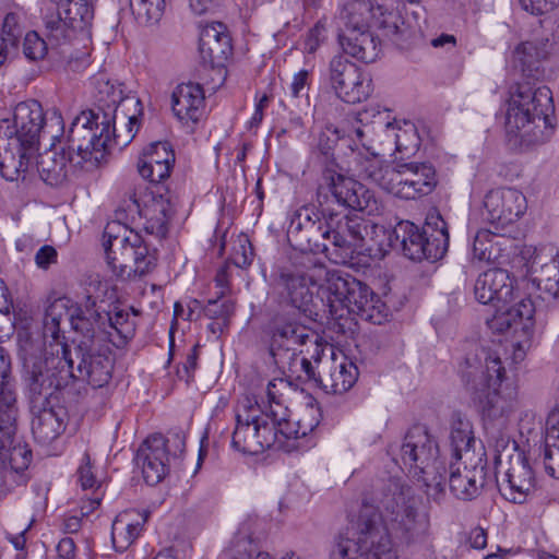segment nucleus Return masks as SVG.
<instances>
[{"label":"nucleus","instance_id":"nucleus-1","mask_svg":"<svg viewBox=\"0 0 559 559\" xmlns=\"http://www.w3.org/2000/svg\"><path fill=\"white\" fill-rule=\"evenodd\" d=\"M377 500L388 527L378 514L361 515L357 537H340L332 550L334 559H396L389 530L402 542L409 543L417 516L411 488L399 479H389Z\"/></svg>","mask_w":559,"mask_h":559},{"label":"nucleus","instance_id":"nucleus-2","mask_svg":"<svg viewBox=\"0 0 559 559\" xmlns=\"http://www.w3.org/2000/svg\"><path fill=\"white\" fill-rule=\"evenodd\" d=\"M96 106L82 111L70 127V140L79 151L96 143L108 148L112 144L127 145L138 131L136 112H141L140 99L124 95L120 83L111 82L104 74L94 80Z\"/></svg>","mask_w":559,"mask_h":559},{"label":"nucleus","instance_id":"nucleus-3","mask_svg":"<svg viewBox=\"0 0 559 559\" xmlns=\"http://www.w3.org/2000/svg\"><path fill=\"white\" fill-rule=\"evenodd\" d=\"M378 231L382 229L377 224L358 216L331 213L322 221L312 209L301 207L290 219L287 237L300 250H322L330 260L345 263L364 250L369 234Z\"/></svg>","mask_w":559,"mask_h":559},{"label":"nucleus","instance_id":"nucleus-4","mask_svg":"<svg viewBox=\"0 0 559 559\" xmlns=\"http://www.w3.org/2000/svg\"><path fill=\"white\" fill-rule=\"evenodd\" d=\"M24 381L29 404L38 408L43 403L58 402L57 392L68 384L73 372L74 358L67 344L56 353L41 352V342L26 340L21 345Z\"/></svg>","mask_w":559,"mask_h":559},{"label":"nucleus","instance_id":"nucleus-5","mask_svg":"<svg viewBox=\"0 0 559 559\" xmlns=\"http://www.w3.org/2000/svg\"><path fill=\"white\" fill-rule=\"evenodd\" d=\"M460 372L466 388L477 396L485 417L499 419L513 412L514 397L499 391L506 369L497 350L477 346L466 355Z\"/></svg>","mask_w":559,"mask_h":559},{"label":"nucleus","instance_id":"nucleus-6","mask_svg":"<svg viewBox=\"0 0 559 559\" xmlns=\"http://www.w3.org/2000/svg\"><path fill=\"white\" fill-rule=\"evenodd\" d=\"M323 313L333 320L356 314L361 320L381 324L386 320L388 308L370 287L352 275L332 273L318 287Z\"/></svg>","mask_w":559,"mask_h":559},{"label":"nucleus","instance_id":"nucleus-7","mask_svg":"<svg viewBox=\"0 0 559 559\" xmlns=\"http://www.w3.org/2000/svg\"><path fill=\"white\" fill-rule=\"evenodd\" d=\"M552 114L554 103L548 87L519 85L508 102L507 132L531 143H544L552 134Z\"/></svg>","mask_w":559,"mask_h":559},{"label":"nucleus","instance_id":"nucleus-8","mask_svg":"<svg viewBox=\"0 0 559 559\" xmlns=\"http://www.w3.org/2000/svg\"><path fill=\"white\" fill-rule=\"evenodd\" d=\"M104 248L108 266L122 281L151 273L157 264V250L150 249L140 234L118 223L108 224Z\"/></svg>","mask_w":559,"mask_h":559},{"label":"nucleus","instance_id":"nucleus-9","mask_svg":"<svg viewBox=\"0 0 559 559\" xmlns=\"http://www.w3.org/2000/svg\"><path fill=\"white\" fill-rule=\"evenodd\" d=\"M401 459L413 477L423 483L426 493L439 500L444 493L447 466L439 457V447L423 425L413 426L405 435Z\"/></svg>","mask_w":559,"mask_h":559},{"label":"nucleus","instance_id":"nucleus-10","mask_svg":"<svg viewBox=\"0 0 559 559\" xmlns=\"http://www.w3.org/2000/svg\"><path fill=\"white\" fill-rule=\"evenodd\" d=\"M389 247L401 248L411 260L435 262L442 259L448 251V224L438 212L427 215L423 229L408 221L400 222L391 230Z\"/></svg>","mask_w":559,"mask_h":559},{"label":"nucleus","instance_id":"nucleus-11","mask_svg":"<svg viewBox=\"0 0 559 559\" xmlns=\"http://www.w3.org/2000/svg\"><path fill=\"white\" fill-rule=\"evenodd\" d=\"M70 321L76 333L97 338L117 348L123 347L134 333V324L130 321L128 312L118 310L110 314L100 311L91 296L86 297L84 304L71 310Z\"/></svg>","mask_w":559,"mask_h":559},{"label":"nucleus","instance_id":"nucleus-12","mask_svg":"<svg viewBox=\"0 0 559 559\" xmlns=\"http://www.w3.org/2000/svg\"><path fill=\"white\" fill-rule=\"evenodd\" d=\"M267 335L270 354L277 366L290 365L294 355L304 353L302 346L312 347L317 355L323 350L318 335L302 324L295 312L276 313L267 325Z\"/></svg>","mask_w":559,"mask_h":559},{"label":"nucleus","instance_id":"nucleus-13","mask_svg":"<svg viewBox=\"0 0 559 559\" xmlns=\"http://www.w3.org/2000/svg\"><path fill=\"white\" fill-rule=\"evenodd\" d=\"M67 147L58 150L56 146L38 155L37 170L40 178L49 186L63 185L78 169L92 170L97 167L104 157L105 147H96V143L79 151L72 145L70 132L68 133Z\"/></svg>","mask_w":559,"mask_h":559},{"label":"nucleus","instance_id":"nucleus-14","mask_svg":"<svg viewBox=\"0 0 559 559\" xmlns=\"http://www.w3.org/2000/svg\"><path fill=\"white\" fill-rule=\"evenodd\" d=\"M276 433L270 426L266 413L257 401L246 396L236 408V427L231 447L245 454L257 455L274 447Z\"/></svg>","mask_w":559,"mask_h":559},{"label":"nucleus","instance_id":"nucleus-15","mask_svg":"<svg viewBox=\"0 0 559 559\" xmlns=\"http://www.w3.org/2000/svg\"><path fill=\"white\" fill-rule=\"evenodd\" d=\"M274 292L278 301L290 306L307 317L319 316L322 311L320 298H314L317 287L314 275L304 267L289 265L280 267L274 276Z\"/></svg>","mask_w":559,"mask_h":559},{"label":"nucleus","instance_id":"nucleus-16","mask_svg":"<svg viewBox=\"0 0 559 559\" xmlns=\"http://www.w3.org/2000/svg\"><path fill=\"white\" fill-rule=\"evenodd\" d=\"M72 353L73 372L69 379L86 381L93 388H103L111 379L114 361L108 344L97 338L81 335Z\"/></svg>","mask_w":559,"mask_h":559},{"label":"nucleus","instance_id":"nucleus-17","mask_svg":"<svg viewBox=\"0 0 559 559\" xmlns=\"http://www.w3.org/2000/svg\"><path fill=\"white\" fill-rule=\"evenodd\" d=\"M534 314V302L530 297H525L510 306L506 311L493 314L491 319L487 320L488 328L493 332L513 331L514 334L520 335V338L512 345L515 362L524 359L531 345L535 325Z\"/></svg>","mask_w":559,"mask_h":559},{"label":"nucleus","instance_id":"nucleus-18","mask_svg":"<svg viewBox=\"0 0 559 559\" xmlns=\"http://www.w3.org/2000/svg\"><path fill=\"white\" fill-rule=\"evenodd\" d=\"M329 82L337 97L348 104L361 103L372 93L371 79L343 56L330 61Z\"/></svg>","mask_w":559,"mask_h":559},{"label":"nucleus","instance_id":"nucleus-19","mask_svg":"<svg viewBox=\"0 0 559 559\" xmlns=\"http://www.w3.org/2000/svg\"><path fill=\"white\" fill-rule=\"evenodd\" d=\"M330 356H324V349L310 358L317 362V383L326 393L342 394L347 392L358 379V368L343 353H334L330 348Z\"/></svg>","mask_w":559,"mask_h":559},{"label":"nucleus","instance_id":"nucleus-20","mask_svg":"<svg viewBox=\"0 0 559 559\" xmlns=\"http://www.w3.org/2000/svg\"><path fill=\"white\" fill-rule=\"evenodd\" d=\"M394 169L389 193L400 199L414 200L427 195L437 185L436 170L431 164H396Z\"/></svg>","mask_w":559,"mask_h":559},{"label":"nucleus","instance_id":"nucleus-21","mask_svg":"<svg viewBox=\"0 0 559 559\" xmlns=\"http://www.w3.org/2000/svg\"><path fill=\"white\" fill-rule=\"evenodd\" d=\"M326 179L332 197L337 204L364 212L367 215L381 213L382 204L376 198L374 192L359 181L337 173H330Z\"/></svg>","mask_w":559,"mask_h":559},{"label":"nucleus","instance_id":"nucleus-22","mask_svg":"<svg viewBox=\"0 0 559 559\" xmlns=\"http://www.w3.org/2000/svg\"><path fill=\"white\" fill-rule=\"evenodd\" d=\"M525 195L513 188L492 189L484 198V217L497 227L516 222L526 211Z\"/></svg>","mask_w":559,"mask_h":559},{"label":"nucleus","instance_id":"nucleus-23","mask_svg":"<svg viewBox=\"0 0 559 559\" xmlns=\"http://www.w3.org/2000/svg\"><path fill=\"white\" fill-rule=\"evenodd\" d=\"M497 486L502 497L510 502L523 503L526 500L534 488V474L522 453L510 456L509 467L502 474L498 467Z\"/></svg>","mask_w":559,"mask_h":559},{"label":"nucleus","instance_id":"nucleus-24","mask_svg":"<svg viewBox=\"0 0 559 559\" xmlns=\"http://www.w3.org/2000/svg\"><path fill=\"white\" fill-rule=\"evenodd\" d=\"M447 473L451 492L464 501L475 499L486 485L487 471L481 457L475 459L472 463L455 460L450 463Z\"/></svg>","mask_w":559,"mask_h":559},{"label":"nucleus","instance_id":"nucleus-25","mask_svg":"<svg viewBox=\"0 0 559 559\" xmlns=\"http://www.w3.org/2000/svg\"><path fill=\"white\" fill-rule=\"evenodd\" d=\"M475 298L484 305H493L496 313L506 311L513 299V282L503 269H489L479 274L474 285Z\"/></svg>","mask_w":559,"mask_h":559},{"label":"nucleus","instance_id":"nucleus-26","mask_svg":"<svg viewBox=\"0 0 559 559\" xmlns=\"http://www.w3.org/2000/svg\"><path fill=\"white\" fill-rule=\"evenodd\" d=\"M168 462L166 440L160 433L146 438L135 455V463L141 467L143 478L151 486L157 485L167 475Z\"/></svg>","mask_w":559,"mask_h":559},{"label":"nucleus","instance_id":"nucleus-27","mask_svg":"<svg viewBox=\"0 0 559 559\" xmlns=\"http://www.w3.org/2000/svg\"><path fill=\"white\" fill-rule=\"evenodd\" d=\"M534 271L531 278L540 292L544 300H555L559 296V255L554 247H545L537 253L532 264Z\"/></svg>","mask_w":559,"mask_h":559},{"label":"nucleus","instance_id":"nucleus-28","mask_svg":"<svg viewBox=\"0 0 559 559\" xmlns=\"http://www.w3.org/2000/svg\"><path fill=\"white\" fill-rule=\"evenodd\" d=\"M231 50V39L223 23L216 22L202 27L199 37V51L204 62L213 68L223 67Z\"/></svg>","mask_w":559,"mask_h":559},{"label":"nucleus","instance_id":"nucleus-29","mask_svg":"<svg viewBox=\"0 0 559 559\" xmlns=\"http://www.w3.org/2000/svg\"><path fill=\"white\" fill-rule=\"evenodd\" d=\"M17 412L10 424H7V415L0 414V459L8 461L14 472L23 473L31 464L32 451L27 444L15 443Z\"/></svg>","mask_w":559,"mask_h":559},{"label":"nucleus","instance_id":"nucleus-30","mask_svg":"<svg viewBox=\"0 0 559 559\" xmlns=\"http://www.w3.org/2000/svg\"><path fill=\"white\" fill-rule=\"evenodd\" d=\"M45 123L41 105L34 99L19 103L14 108L13 127L19 142L32 147L38 142Z\"/></svg>","mask_w":559,"mask_h":559},{"label":"nucleus","instance_id":"nucleus-31","mask_svg":"<svg viewBox=\"0 0 559 559\" xmlns=\"http://www.w3.org/2000/svg\"><path fill=\"white\" fill-rule=\"evenodd\" d=\"M33 414L32 432L43 443H49L60 436L64 429L66 411L55 402L43 403L38 408L29 404Z\"/></svg>","mask_w":559,"mask_h":559},{"label":"nucleus","instance_id":"nucleus-32","mask_svg":"<svg viewBox=\"0 0 559 559\" xmlns=\"http://www.w3.org/2000/svg\"><path fill=\"white\" fill-rule=\"evenodd\" d=\"M150 514L145 509H129L116 516L111 526V539L116 550H127L140 537Z\"/></svg>","mask_w":559,"mask_h":559},{"label":"nucleus","instance_id":"nucleus-33","mask_svg":"<svg viewBox=\"0 0 559 559\" xmlns=\"http://www.w3.org/2000/svg\"><path fill=\"white\" fill-rule=\"evenodd\" d=\"M204 91L200 84H179L171 94V109L182 122H198L203 114Z\"/></svg>","mask_w":559,"mask_h":559},{"label":"nucleus","instance_id":"nucleus-34","mask_svg":"<svg viewBox=\"0 0 559 559\" xmlns=\"http://www.w3.org/2000/svg\"><path fill=\"white\" fill-rule=\"evenodd\" d=\"M513 242L510 238L480 229L476 233L472 254L473 259L479 262L504 263L510 257Z\"/></svg>","mask_w":559,"mask_h":559},{"label":"nucleus","instance_id":"nucleus-35","mask_svg":"<svg viewBox=\"0 0 559 559\" xmlns=\"http://www.w3.org/2000/svg\"><path fill=\"white\" fill-rule=\"evenodd\" d=\"M338 40L345 53L365 63L374 62L381 51L380 40L370 29L341 32Z\"/></svg>","mask_w":559,"mask_h":559},{"label":"nucleus","instance_id":"nucleus-36","mask_svg":"<svg viewBox=\"0 0 559 559\" xmlns=\"http://www.w3.org/2000/svg\"><path fill=\"white\" fill-rule=\"evenodd\" d=\"M140 214L144 217V230L163 239L168 234V223L174 215V210L170 201L162 194L153 197L151 201L145 203L144 207L140 210Z\"/></svg>","mask_w":559,"mask_h":559},{"label":"nucleus","instance_id":"nucleus-37","mask_svg":"<svg viewBox=\"0 0 559 559\" xmlns=\"http://www.w3.org/2000/svg\"><path fill=\"white\" fill-rule=\"evenodd\" d=\"M450 441L454 460L472 463L479 457L472 449L475 443L472 424L460 415H455L452 419Z\"/></svg>","mask_w":559,"mask_h":559},{"label":"nucleus","instance_id":"nucleus-38","mask_svg":"<svg viewBox=\"0 0 559 559\" xmlns=\"http://www.w3.org/2000/svg\"><path fill=\"white\" fill-rule=\"evenodd\" d=\"M27 145L14 150H5L0 157V174L8 181L24 179L33 165L34 156Z\"/></svg>","mask_w":559,"mask_h":559},{"label":"nucleus","instance_id":"nucleus-39","mask_svg":"<svg viewBox=\"0 0 559 559\" xmlns=\"http://www.w3.org/2000/svg\"><path fill=\"white\" fill-rule=\"evenodd\" d=\"M394 168L395 165H384L377 154H371L356 159L355 171L360 178L370 180L389 192Z\"/></svg>","mask_w":559,"mask_h":559},{"label":"nucleus","instance_id":"nucleus-40","mask_svg":"<svg viewBox=\"0 0 559 559\" xmlns=\"http://www.w3.org/2000/svg\"><path fill=\"white\" fill-rule=\"evenodd\" d=\"M11 360L5 350L0 347V414L7 415V424L13 419L17 411L16 394L11 383Z\"/></svg>","mask_w":559,"mask_h":559},{"label":"nucleus","instance_id":"nucleus-41","mask_svg":"<svg viewBox=\"0 0 559 559\" xmlns=\"http://www.w3.org/2000/svg\"><path fill=\"white\" fill-rule=\"evenodd\" d=\"M340 19L344 27L341 32L369 29L372 19V7L368 0H354L344 5Z\"/></svg>","mask_w":559,"mask_h":559},{"label":"nucleus","instance_id":"nucleus-42","mask_svg":"<svg viewBox=\"0 0 559 559\" xmlns=\"http://www.w3.org/2000/svg\"><path fill=\"white\" fill-rule=\"evenodd\" d=\"M270 426L274 427L276 433V443L274 447L284 448L286 441L302 438L299 436V428L296 421H290V411L288 407H280V409L266 413Z\"/></svg>","mask_w":559,"mask_h":559},{"label":"nucleus","instance_id":"nucleus-43","mask_svg":"<svg viewBox=\"0 0 559 559\" xmlns=\"http://www.w3.org/2000/svg\"><path fill=\"white\" fill-rule=\"evenodd\" d=\"M204 314L213 322L209 325L213 333L223 332L228 326L229 319L234 314L235 306L229 299L217 295L216 299H210L205 305Z\"/></svg>","mask_w":559,"mask_h":559},{"label":"nucleus","instance_id":"nucleus-44","mask_svg":"<svg viewBox=\"0 0 559 559\" xmlns=\"http://www.w3.org/2000/svg\"><path fill=\"white\" fill-rule=\"evenodd\" d=\"M405 128H401L399 123L385 122L386 138L393 140L395 151L399 153H411L418 146V138L414 124L405 122Z\"/></svg>","mask_w":559,"mask_h":559},{"label":"nucleus","instance_id":"nucleus-45","mask_svg":"<svg viewBox=\"0 0 559 559\" xmlns=\"http://www.w3.org/2000/svg\"><path fill=\"white\" fill-rule=\"evenodd\" d=\"M46 36L51 45H61L69 40L75 31L81 27H74L61 12L57 15H50L45 21Z\"/></svg>","mask_w":559,"mask_h":559},{"label":"nucleus","instance_id":"nucleus-46","mask_svg":"<svg viewBox=\"0 0 559 559\" xmlns=\"http://www.w3.org/2000/svg\"><path fill=\"white\" fill-rule=\"evenodd\" d=\"M290 383L285 379H273L269 382L266 388V404L262 408L263 413H271L280 407L287 406V395L290 393Z\"/></svg>","mask_w":559,"mask_h":559},{"label":"nucleus","instance_id":"nucleus-47","mask_svg":"<svg viewBox=\"0 0 559 559\" xmlns=\"http://www.w3.org/2000/svg\"><path fill=\"white\" fill-rule=\"evenodd\" d=\"M165 0H134L131 1V9L141 24L157 23L164 12Z\"/></svg>","mask_w":559,"mask_h":559},{"label":"nucleus","instance_id":"nucleus-48","mask_svg":"<svg viewBox=\"0 0 559 559\" xmlns=\"http://www.w3.org/2000/svg\"><path fill=\"white\" fill-rule=\"evenodd\" d=\"M139 159L156 164L174 165L175 153L168 142H155L150 144Z\"/></svg>","mask_w":559,"mask_h":559},{"label":"nucleus","instance_id":"nucleus-49","mask_svg":"<svg viewBox=\"0 0 559 559\" xmlns=\"http://www.w3.org/2000/svg\"><path fill=\"white\" fill-rule=\"evenodd\" d=\"M174 165L152 163L143 159L138 162V171L143 179L153 183H159L170 176Z\"/></svg>","mask_w":559,"mask_h":559},{"label":"nucleus","instance_id":"nucleus-50","mask_svg":"<svg viewBox=\"0 0 559 559\" xmlns=\"http://www.w3.org/2000/svg\"><path fill=\"white\" fill-rule=\"evenodd\" d=\"M546 46L547 44H544L543 47H537L533 41H525L515 48L514 56L523 67H532L535 61L547 57L548 50Z\"/></svg>","mask_w":559,"mask_h":559},{"label":"nucleus","instance_id":"nucleus-51","mask_svg":"<svg viewBox=\"0 0 559 559\" xmlns=\"http://www.w3.org/2000/svg\"><path fill=\"white\" fill-rule=\"evenodd\" d=\"M48 51V44L36 32H28L23 40V53L32 61L41 60Z\"/></svg>","mask_w":559,"mask_h":559},{"label":"nucleus","instance_id":"nucleus-52","mask_svg":"<svg viewBox=\"0 0 559 559\" xmlns=\"http://www.w3.org/2000/svg\"><path fill=\"white\" fill-rule=\"evenodd\" d=\"M253 255L250 240L246 236H239L229 260L237 267L246 269L252 263Z\"/></svg>","mask_w":559,"mask_h":559},{"label":"nucleus","instance_id":"nucleus-53","mask_svg":"<svg viewBox=\"0 0 559 559\" xmlns=\"http://www.w3.org/2000/svg\"><path fill=\"white\" fill-rule=\"evenodd\" d=\"M302 353H297V355H294V359H292V364H287L286 366H278L281 369H287L290 372V376L296 374L298 378H300L299 371H302L306 374V378L309 380H314L317 382L318 378V369L317 365L312 366L310 358L302 356L299 358V355Z\"/></svg>","mask_w":559,"mask_h":559},{"label":"nucleus","instance_id":"nucleus-54","mask_svg":"<svg viewBox=\"0 0 559 559\" xmlns=\"http://www.w3.org/2000/svg\"><path fill=\"white\" fill-rule=\"evenodd\" d=\"M319 408L307 405L297 419V426L299 428V436L302 438L308 436L310 432L314 430V428L319 425Z\"/></svg>","mask_w":559,"mask_h":559},{"label":"nucleus","instance_id":"nucleus-55","mask_svg":"<svg viewBox=\"0 0 559 559\" xmlns=\"http://www.w3.org/2000/svg\"><path fill=\"white\" fill-rule=\"evenodd\" d=\"M2 35L3 43L10 44L11 47H16L19 38L22 35L17 14L11 12L5 15L3 20Z\"/></svg>","mask_w":559,"mask_h":559},{"label":"nucleus","instance_id":"nucleus-56","mask_svg":"<svg viewBox=\"0 0 559 559\" xmlns=\"http://www.w3.org/2000/svg\"><path fill=\"white\" fill-rule=\"evenodd\" d=\"M76 474L79 483L84 490L99 487V483L96 479L95 474L93 472L91 457L87 452L84 453L82 463L79 466Z\"/></svg>","mask_w":559,"mask_h":559},{"label":"nucleus","instance_id":"nucleus-57","mask_svg":"<svg viewBox=\"0 0 559 559\" xmlns=\"http://www.w3.org/2000/svg\"><path fill=\"white\" fill-rule=\"evenodd\" d=\"M257 552H260L258 546L250 538L241 537L233 545L231 559H255Z\"/></svg>","mask_w":559,"mask_h":559},{"label":"nucleus","instance_id":"nucleus-58","mask_svg":"<svg viewBox=\"0 0 559 559\" xmlns=\"http://www.w3.org/2000/svg\"><path fill=\"white\" fill-rule=\"evenodd\" d=\"M544 465L551 477L559 479V444L550 445L545 441Z\"/></svg>","mask_w":559,"mask_h":559},{"label":"nucleus","instance_id":"nucleus-59","mask_svg":"<svg viewBox=\"0 0 559 559\" xmlns=\"http://www.w3.org/2000/svg\"><path fill=\"white\" fill-rule=\"evenodd\" d=\"M166 440V450L168 457L180 456L186 450V436L182 430H173L168 432L167 437H164Z\"/></svg>","mask_w":559,"mask_h":559},{"label":"nucleus","instance_id":"nucleus-60","mask_svg":"<svg viewBox=\"0 0 559 559\" xmlns=\"http://www.w3.org/2000/svg\"><path fill=\"white\" fill-rule=\"evenodd\" d=\"M59 324L60 319L58 314L56 313V307L51 306L47 309L44 318V335L50 336L53 340L59 338Z\"/></svg>","mask_w":559,"mask_h":559},{"label":"nucleus","instance_id":"nucleus-61","mask_svg":"<svg viewBox=\"0 0 559 559\" xmlns=\"http://www.w3.org/2000/svg\"><path fill=\"white\" fill-rule=\"evenodd\" d=\"M382 229V231L378 233H371L367 236V245L364 247V249L371 251L373 249V246L378 247V250L380 252H385L386 248L389 247V237L391 236V231H386L385 228L381 225H378Z\"/></svg>","mask_w":559,"mask_h":559},{"label":"nucleus","instance_id":"nucleus-62","mask_svg":"<svg viewBox=\"0 0 559 559\" xmlns=\"http://www.w3.org/2000/svg\"><path fill=\"white\" fill-rule=\"evenodd\" d=\"M545 441L550 445L559 444V408L550 412L547 417Z\"/></svg>","mask_w":559,"mask_h":559},{"label":"nucleus","instance_id":"nucleus-63","mask_svg":"<svg viewBox=\"0 0 559 559\" xmlns=\"http://www.w3.org/2000/svg\"><path fill=\"white\" fill-rule=\"evenodd\" d=\"M57 250L49 245L43 246L35 254V263L41 270H47L57 262Z\"/></svg>","mask_w":559,"mask_h":559},{"label":"nucleus","instance_id":"nucleus-64","mask_svg":"<svg viewBox=\"0 0 559 559\" xmlns=\"http://www.w3.org/2000/svg\"><path fill=\"white\" fill-rule=\"evenodd\" d=\"M522 8L532 14H544L551 11L556 0H519Z\"/></svg>","mask_w":559,"mask_h":559}]
</instances>
